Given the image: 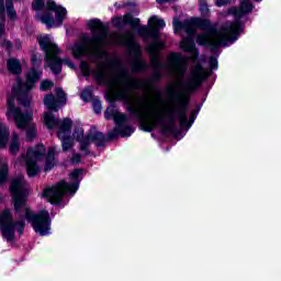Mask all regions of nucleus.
Listing matches in <instances>:
<instances>
[{
    "label": "nucleus",
    "mask_w": 281,
    "mask_h": 281,
    "mask_svg": "<svg viewBox=\"0 0 281 281\" xmlns=\"http://www.w3.org/2000/svg\"><path fill=\"white\" fill-rule=\"evenodd\" d=\"M88 26L92 30V38L87 44H75L71 47L72 56L80 58V56L90 54V56L97 58V69L93 72L97 82L106 85L110 93L116 100H122L132 113L139 115L143 131L150 133V131L160 126L165 133H172L175 131V113H177L175 105L164 104L159 92L154 95L147 93L144 97L136 95L135 89H144V81L131 78L128 72L120 65V60L110 57L102 49L105 45H125L131 54L139 56L142 49L135 41V34L131 31L125 34H109L106 33V25L98 19L90 20Z\"/></svg>",
    "instance_id": "obj_1"
},
{
    "label": "nucleus",
    "mask_w": 281,
    "mask_h": 281,
    "mask_svg": "<svg viewBox=\"0 0 281 281\" xmlns=\"http://www.w3.org/2000/svg\"><path fill=\"white\" fill-rule=\"evenodd\" d=\"M149 26H138L137 32L145 38H153V43L147 46V52L150 56V61L154 69H167L175 78L173 83L168 87V93L171 98L182 99V102L177 111L178 120L181 128H191L196 120V113L191 112L188 122V108L186 105V95L196 91L201 87V82L205 80L207 71L201 65H195L191 68L189 76L183 81V76L188 72V59L179 53H171L167 57L166 65L159 60V52L164 49V42H159V30L166 27V22L157 16L149 19Z\"/></svg>",
    "instance_id": "obj_2"
},
{
    "label": "nucleus",
    "mask_w": 281,
    "mask_h": 281,
    "mask_svg": "<svg viewBox=\"0 0 281 281\" xmlns=\"http://www.w3.org/2000/svg\"><path fill=\"white\" fill-rule=\"evenodd\" d=\"M172 23L175 32H186L187 37L182 38L180 47L190 54L191 60H195L196 56H199V52H196L194 47V32L196 27L209 31L207 33L198 35L196 44L207 45L210 47H218L221 45L225 47L232 45V43L238 41V35L243 32V25H240L238 20L235 22H226L221 29L212 26L210 20H201L198 18H192L184 22H180L179 19L175 18Z\"/></svg>",
    "instance_id": "obj_3"
},
{
    "label": "nucleus",
    "mask_w": 281,
    "mask_h": 281,
    "mask_svg": "<svg viewBox=\"0 0 281 281\" xmlns=\"http://www.w3.org/2000/svg\"><path fill=\"white\" fill-rule=\"evenodd\" d=\"M26 190L27 183L25 182V178H23V176L11 181L10 192L13 196L14 209L16 212H24L26 221L32 223V227L36 234H40V236H47L52 229V220H49V213L47 211H41L37 214H32V211H30L27 204H25L27 201V196L25 195Z\"/></svg>",
    "instance_id": "obj_4"
},
{
    "label": "nucleus",
    "mask_w": 281,
    "mask_h": 281,
    "mask_svg": "<svg viewBox=\"0 0 281 281\" xmlns=\"http://www.w3.org/2000/svg\"><path fill=\"white\" fill-rule=\"evenodd\" d=\"M32 8L36 11L35 16L37 21H41L44 23V25H47V27H60L65 19H67V9L56 4V2L52 0L46 2V10H48L46 13L41 12V10L45 8V0H34ZM49 12H55V19L54 15ZM7 13L11 21L16 19V11H14V8H12V0H7Z\"/></svg>",
    "instance_id": "obj_5"
},
{
    "label": "nucleus",
    "mask_w": 281,
    "mask_h": 281,
    "mask_svg": "<svg viewBox=\"0 0 281 281\" xmlns=\"http://www.w3.org/2000/svg\"><path fill=\"white\" fill-rule=\"evenodd\" d=\"M45 145H37L36 147L27 149L24 161L26 164V172L29 177L41 175L43 166L45 172H49V170L54 168V154L56 153V147H49L47 157H45Z\"/></svg>",
    "instance_id": "obj_6"
},
{
    "label": "nucleus",
    "mask_w": 281,
    "mask_h": 281,
    "mask_svg": "<svg viewBox=\"0 0 281 281\" xmlns=\"http://www.w3.org/2000/svg\"><path fill=\"white\" fill-rule=\"evenodd\" d=\"M82 175H85V170H74L69 176L72 183L69 184L65 180H61L54 186L45 188L42 196L47 199L48 203H52L53 205H60V201H63L65 192H68L71 195L78 192L80 181H82Z\"/></svg>",
    "instance_id": "obj_7"
},
{
    "label": "nucleus",
    "mask_w": 281,
    "mask_h": 281,
    "mask_svg": "<svg viewBox=\"0 0 281 281\" xmlns=\"http://www.w3.org/2000/svg\"><path fill=\"white\" fill-rule=\"evenodd\" d=\"M14 98H19V95L11 94L7 101V120H13L18 128L26 131L27 142H34V139L38 137V128L36 127V124L32 123V111L25 112L20 108H15Z\"/></svg>",
    "instance_id": "obj_8"
},
{
    "label": "nucleus",
    "mask_w": 281,
    "mask_h": 281,
    "mask_svg": "<svg viewBox=\"0 0 281 281\" xmlns=\"http://www.w3.org/2000/svg\"><path fill=\"white\" fill-rule=\"evenodd\" d=\"M40 47L45 52V65L44 67H49L53 74H60L63 71V65H67L70 69H76L74 63H71L70 58H58V54H60V49L54 42V38L49 35H43L38 38Z\"/></svg>",
    "instance_id": "obj_9"
},
{
    "label": "nucleus",
    "mask_w": 281,
    "mask_h": 281,
    "mask_svg": "<svg viewBox=\"0 0 281 281\" xmlns=\"http://www.w3.org/2000/svg\"><path fill=\"white\" fill-rule=\"evenodd\" d=\"M45 126L49 131L57 128V137L61 142V147L64 151L71 150L74 148V138H71V120L65 119L64 121H58L52 112H46L44 114Z\"/></svg>",
    "instance_id": "obj_10"
},
{
    "label": "nucleus",
    "mask_w": 281,
    "mask_h": 281,
    "mask_svg": "<svg viewBox=\"0 0 281 281\" xmlns=\"http://www.w3.org/2000/svg\"><path fill=\"white\" fill-rule=\"evenodd\" d=\"M32 69L26 75V82L23 83L19 78L16 79V86L12 88L11 95H21V93H25V91H30L34 89L35 85L41 80L43 76V69H41V65H43V59L41 56L33 54L31 56Z\"/></svg>",
    "instance_id": "obj_11"
},
{
    "label": "nucleus",
    "mask_w": 281,
    "mask_h": 281,
    "mask_svg": "<svg viewBox=\"0 0 281 281\" xmlns=\"http://www.w3.org/2000/svg\"><path fill=\"white\" fill-rule=\"evenodd\" d=\"M0 229L7 243H14V232H18L20 236H23V232H25V222L19 221L14 223L10 211L5 210L0 216Z\"/></svg>",
    "instance_id": "obj_12"
},
{
    "label": "nucleus",
    "mask_w": 281,
    "mask_h": 281,
    "mask_svg": "<svg viewBox=\"0 0 281 281\" xmlns=\"http://www.w3.org/2000/svg\"><path fill=\"white\" fill-rule=\"evenodd\" d=\"M105 120H114L116 126L114 131L108 134L110 139H114L121 135V137H131L133 135L134 130L131 126H122L123 122H126V115L120 113L117 109L113 105L109 106L104 113Z\"/></svg>",
    "instance_id": "obj_13"
},
{
    "label": "nucleus",
    "mask_w": 281,
    "mask_h": 281,
    "mask_svg": "<svg viewBox=\"0 0 281 281\" xmlns=\"http://www.w3.org/2000/svg\"><path fill=\"white\" fill-rule=\"evenodd\" d=\"M74 139L79 142L81 153H89V146L93 144V142H102L104 139V135L95 130H91L85 136V130L80 125L75 127V132L72 134Z\"/></svg>",
    "instance_id": "obj_14"
},
{
    "label": "nucleus",
    "mask_w": 281,
    "mask_h": 281,
    "mask_svg": "<svg viewBox=\"0 0 281 281\" xmlns=\"http://www.w3.org/2000/svg\"><path fill=\"white\" fill-rule=\"evenodd\" d=\"M56 95L57 99L54 98V94H47L44 98V104L49 111H58V106H60V104H65V102L67 101V95L65 94V91H63V89L57 88Z\"/></svg>",
    "instance_id": "obj_15"
},
{
    "label": "nucleus",
    "mask_w": 281,
    "mask_h": 281,
    "mask_svg": "<svg viewBox=\"0 0 281 281\" xmlns=\"http://www.w3.org/2000/svg\"><path fill=\"white\" fill-rule=\"evenodd\" d=\"M113 25H115V27H124V25L137 27V25H139V19H135L131 14H125L124 16L114 18Z\"/></svg>",
    "instance_id": "obj_16"
},
{
    "label": "nucleus",
    "mask_w": 281,
    "mask_h": 281,
    "mask_svg": "<svg viewBox=\"0 0 281 281\" xmlns=\"http://www.w3.org/2000/svg\"><path fill=\"white\" fill-rule=\"evenodd\" d=\"M254 11V4L249 2V0H240L239 9H231L229 13L234 14V16L240 18L245 16V14H249Z\"/></svg>",
    "instance_id": "obj_17"
},
{
    "label": "nucleus",
    "mask_w": 281,
    "mask_h": 281,
    "mask_svg": "<svg viewBox=\"0 0 281 281\" xmlns=\"http://www.w3.org/2000/svg\"><path fill=\"white\" fill-rule=\"evenodd\" d=\"M19 150H21V137L19 134L13 133L9 142V153L11 155H18Z\"/></svg>",
    "instance_id": "obj_18"
},
{
    "label": "nucleus",
    "mask_w": 281,
    "mask_h": 281,
    "mask_svg": "<svg viewBox=\"0 0 281 281\" xmlns=\"http://www.w3.org/2000/svg\"><path fill=\"white\" fill-rule=\"evenodd\" d=\"M8 137H10L8 126L0 122V148H5V146H8Z\"/></svg>",
    "instance_id": "obj_19"
},
{
    "label": "nucleus",
    "mask_w": 281,
    "mask_h": 281,
    "mask_svg": "<svg viewBox=\"0 0 281 281\" xmlns=\"http://www.w3.org/2000/svg\"><path fill=\"white\" fill-rule=\"evenodd\" d=\"M8 162L5 160H0V186H3L8 181Z\"/></svg>",
    "instance_id": "obj_20"
},
{
    "label": "nucleus",
    "mask_w": 281,
    "mask_h": 281,
    "mask_svg": "<svg viewBox=\"0 0 281 281\" xmlns=\"http://www.w3.org/2000/svg\"><path fill=\"white\" fill-rule=\"evenodd\" d=\"M8 69L11 74H21V71H23V68H21V61L18 59H9Z\"/></svg>",
    "instance_id": "obj_21"
},
{
    "label": "nucleus",
    "mask_w": 281,
    "mask_h": 281,
    "mask_svg": "<svg viewBox=\"0 0 281 281\" xmlns=\"http://www.w3.org/2000/svg\"><path fill=\"white\" fill-rule=\"evenodd\" d=\"M146 65H144V60L142 58L136 57L134 63L132 64L133 71H143L145 69Z\"/></svg>",
    "instance_id": "obj_22"
},
{
    "label": "nucleus",
    "mask_w": 281,
    "mask_h": 281,
    "mask_svg": "<svg viewBox=\"0 0 281 281\" xmlns=\"http://www.w3.org/2000/svg\"><path fill=\"white\" fill-rule=\"evenodd\" d=\"M0 36L3 34V19H5V7L3 0H0Z\"/></svg>",
    "instance_id": "obj_23"
},
{
    "label": "nucleus",
    "mask_w": 281,
    "mask_h": 281,
    "mask_svg": "<svg viewBox=\"0 0 281 281\" xmlns=\"http://www.w3.org/2000/svg\"><path fill=\"white\" fill-rule=\"evenodd\" d=\"M199 10L203 16H209L210 7H207V2L205 0H201L199 4Z\"/></svg>",
    "instance_id": "obj_24"
},
{
    "label": "nucleus",
    "mask_w": 281,
    "mask_h": 281,
    "mask_svg": "<svg viewBox=\"0 0 281 281\" xmlns=\"http://www.w3.org/2000/svg\"><path fill=\"white\" fill-rule=\"evenodd\" d=\"M79 67L86 78H89V76H91V68L89 67V64H87V61H82Z\"/></svg>",
    "instance_id": "obj_25"
},
{
    "label": "nucleus",
    "mask_w": 281,
    "mask_h": 281,
    "mask_svg": "<svg viewBox=\"0 0 281 281\" xmlns=\"http://www.w3.org/2000/svg\"><path fill=\"white\" fill-rule=\"evenodd\" d=\"M52 87H54V81H50V80H43L41 83H40V89L41 91H49V89H52Z\"/></svg>",
    "instance_id": "obj_26"
},
{
    "label": "nucleus",
    "mask_w": 281,
    "mask_h": 281,
    "mask_svg": "<svg viewBox=\"0 0 281 281\" xmlns=\"http://www.w3.org/2000/svg\"><path fill=\"white\" fill-rule=\"evenodd\" d=\"M92 109L94 113H102V103L100 101H93Z\"/></svg>",
    "instance_id": "obj_27"
},
{
    "label": "nucleus",
    "mask_w": 281,
    "mask_h": 281,
    "mask_svg": "<svg viewBox=\"0 0 281 281\" xmlns=\"http://www.w3.org/2000/svg\"><path fill=\"white\" fill-rule=\"evenodd\" d=\"M81 99L83 102H88V100H91V90H83L81 92Z\"/></svg>",
    "instance_id": "obj_28"
},
{
    "label": "nucleus",
    "mask_w": 281,
    "mask_h": 281,
    "mask_svg": "<svg viewBox=\"0 0 281 281\" xmlns=\"http://www.w3.org/2000/svg\"><path fill=\"white\" fill-rule=\"evenodd\" d=\"M210 67L211 69H218V60L215 57L210 58Z\"/></svg>",
    "instance_id": "obj_29"
},
{
    "label": "nucleus",
    "mask_w": 281,
    "mask_h": 281,
    "mask_svg": "<svg viewBox=\"0 0 281 281\" xmlns=\"http://www.w3.org/2000/svg\"><path fill=\"white\" fill-rule=\"evenodd\" d=\"M232 3V0H216L215 1V5H217L218 8H223V5H227Z\"/></svg>",
    "instance_id": "obj_30"
},
{
    "label": "nucleus",
    "mask_w": 281,
    "mask_h": 281,
    "mask_svg": "<svg viewBox=\"0 0 281 281\" xmlns=\"http://www.w3.org/2000/svg\"><path fill=\"white\" fill-rule=\"evenodd\" d=\"M71 161L72 164H80V154H74Z\"/></svg>",
    "instance_id": "obj_31"
},
{
    "label": "nucleus",
    "mask_w": 281,
    "mask_h": 281,
    "mask_svg": "<svg viewBox=\"0 0 281 281\" xmlns=\"http://www.w3.org/2000/svg\"><path fill=\"white\" fill-rule=\"evenodd\" d=\"M3 46H4L7 49H12V43H11L10 41H4Z\"/></svg>",
    "instance_id": "obj_32"
},
{
    "label": "nucleus",
    "mask_w": 281,
    "mask_h": 281,
    "mask_svg": "<svg viewBox=\"0 0 281 281\" xmlns=\"http://www.w3.org/2000/svg\"><path fill=\"white\" fill-rule=\"evenodd\" d=\"M20 104H23L24 106H30V100H26L24 103H23V100H21V98H18Z\"/></svg>",
    "instance_id": "obj_33"
},
{
    "label": "nucleus",
    "mask_w": 281,
    "mask_h": 281,
    "mask_svg": "<svg viewBox=\"0 0 281 281\" xmlns=\"http://www.w3.org/2000/svg\"><path fill=\"white\" fill-rule=\"evenodd\" d=\"M168 1H175V0H157V3H168Z\"/></svg>",
    "instance_id": "obj_34"
},
{
    "label": "nucleus",
    "mask_w": 281,
    "mask_h": 281,
    "mask_svg": "<svg viewBox=\"0 0 281 281\" xmlns=\"http://www.w3.org/2000/svg\"><path fill=\"white\" fill-rule=\"evenodd\" d=\"M255 1H262V0H255Z\"/></svg>",
    "instance_id": "obj_35"
}]
</instances>
